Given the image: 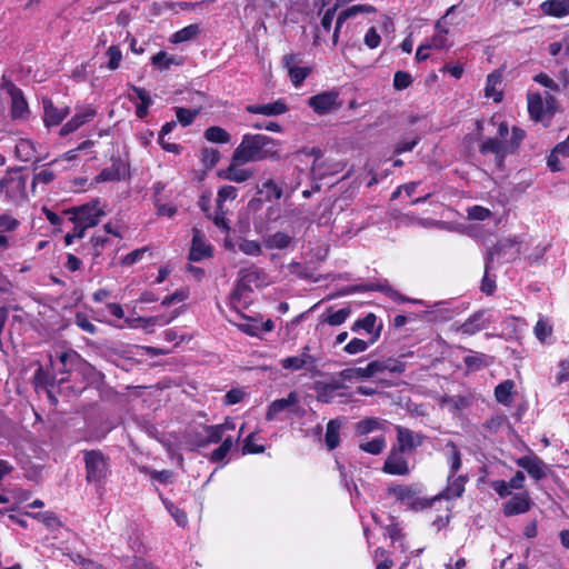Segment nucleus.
Instances as JSON below:
<instances>
[{
  "instance_id": "36",
  "label": "nucleus",
  "mask_w": 569,
  "mask_h": 569,
  "mask_svg": "<svg viewBox=\"0 0 569 569\" xmlns=\"http://www.w3.org/2000/svg\"><path fill=\"white\" fill-rule=\"evenodd\" d=\"M447 461L449 463V473H457L461 468V456L456 445L449 441L445 447Z\"/></svg>"
},
{
  "instance_id": "42",
  "label": "nucleus",
  "mask_w": 569,
  "mask_h": 569,
  "mask_svg": "<svg viewBox=\"0 0 569 569\" xmlns=\"http://www.w3.org/2000/svg\"><path fill=\"white\" fill-rule=\"evenodd\" d=\"M204 138L214 143H228L230 141V134L221 127H209L204 131Z\"/></svg>"
},
{
  "instance_id": "58",
  "label": "nucleus",
  "mask_w": 569,
  "mask_h": 569,
  "mask_svg": "<svg viewBox=\"0 0 569 569\" xmlns=\"http://www.w3.org/2000/svg\"><path fill=\"white\" fill-rule=\"evenodd\" d=\"M246 396L247 392L242 388L231 389L224 395L223 403L227 406L239 403L244 399Z\"/></svg>"
},
{
  "instance_id": "28",
  "label": "nucleus",
  "mask_w": 569,
  "mask_h": 569,
  "mask_svg": "<svg viewBox=\"0 0 569 569\" xmlns=\"http://www.w3.org/2000/svg\"><path fill=\"white\" fill-rule=\"evenodd\" d=\"M482 153H495L498 159V164L502 162L505 156L510 152L509 142L507 140H499L498 138H490L481 144Z\"/></svg>"
},
{
  "instance_id": "27",
  "label": "nucleus",
  "mask_w": 569,
  "mask_h": 569,
  "mask_svg": "<svg viewBox=\"0 0 569 569\" xmlns=\"http://www.w3.org/2000/svg\"><path fill=\"white\" fill-rule=\"evenodd\" d=\"M401 452L392 451L386 459L383 471L389 475L403 476L409 472L407 460L400 455Z\"/></svg>"
},
{
  "instance_id": "16",
  "label": "nucleus",
  "mask_w": 569,
  "mask_h": 569,
  "mask_svg": "<svg viewBox=\"0 0 569 569\" xmlns=\"http://www.w3.org/2000/svg\"><path fill=\"white\" fill-rule=\"evenodd\" d=\"M282 62L288 70V74L292 84L296 88L300 87L311 72L309 67L298 66V57L293 53L286 54L282 59Z\"/></svg>"
},
{
  "instance_id": "60",
  "label": "nucleus",
  "mask_w": 569,
  "mask_h": 569,
  "mask_svg": "<svg viewBox=\"0 0 569 569\" xmlns=\"http://www.w3.org/2000/svg\"><path fill=\"white\" fill-rule=\"evenodd\" d=\"M467 214L469 219L482 221L491 216V211L481 206H472L467 209Z\"/></svg>"
},
{
  "instance_id": "49",
  "label": "nucleus",
  "mask_w": 569,
  "mask_h": 569,
  "mask_svg": "<svg viewBox=\"0 0 569 569\" xmlns=\"http://www.w3.org/2000/svg\"><path fill=\"white\" fill-rule=\"evenodd\" d=\"M233 446L232 439L230 437L226 438L221 445L214 449L210 455V460L212 462H221L227 457L229 451Z\"/></svg>"
},
{
  "instance_id": "19",
  "label": "nucleus",
  "mask_w": 569,
  "mask_h": 569,
  "mask_svg": "<svg viewBox=\"0 0 569 569\" xmlns=\"http://www.w3.org/2000/svg\"><path fill=\"white\" fill-rule=\"evenodd\" d=\"M449 27L447 22H443V19L437 21L435 26V33L432 37L426 41L431 49L443 50L449 49L452 43L449 40Z\"/></svg>"
},
{
  "instance_id": "6",
  "label": "nucleus",
  "mask_w": 569,
  "mask_h": 569,
  "mask_svg": "<svg viewBox=\"0 0 569 569\" xmlns=\"http://www.w3.org/2000/svg\"><path fill=\"white\" fill-rule=\"evenodd\" d=\"M83 453L87 481L102 485L110 473L109 459L99 450L84 451Z\"/></svg>"
},
{
  "instance_id": "10",
  "label": "nucleus",
  "mask_w": 569,
  "mask_h": 569,
  "mask_svg": "<svg viewBox=\"0 0 569 569\" xmlns=\"http://www.w3.org/2000/svg\"><path fill=\"white\" fill-rule=\"evenodd\" d=\"M308 106L319 116L338 110L341 107L339 91L332 89L312 96L308 99Z\"/></svg>"
},
{
  "instance_id": "48",
  "label": "nucleus",
  "mask_w": 569,
  "mask_h": 569,
  "mask_svg": "<svg viewBox=\"0 0 569 569\" xmlns=\"http://www.w3.org/2000/svg\"><path fill=\"white\" fill-rule=\"evenodd\" d=\"M261 194L266 197L267 200H278L282 196V189L276 184L272 180H267L262 183L261 189L259 190Z\"/></svg>"
},
{
  "instance_id": "55",
  "label": "nucleus",
  "mask_w": 569,
  "mask_h": 569,
  "mask_svg": "<svg viewBox=\"0 0 569 569\" xmlns=\"http://www.w3.org/2000/svg\"><path fill=\"white\" fill-rule=\"evenodd\" d=\"M239 249L248 256H259L262 252V244L256 240L244 239L239 243Z\"/></svg>"
},
{
  "instance_id": "46",
  "label": "nucleus",
  "mask_w": 569,
  "mask_h": 569,
  "mask_svg": "<svg viewBox=\"0 0 569 569\" xmlns=\"http://www.w3.org/2000/svg\"><path fill=\"white\" fill-rule=\"evenodd\" d=\"M376 322H377L376 315L375 313H368L363 318L358 319L357 321H355L352 327H351V330L353 332H357L360 329H363L365 331H367L372 337L375 335L373 329H375Z\"/></svg>"
},
{
  "instance_id": "9",
  "label": "nucleus",
  "mask_w": 569,
  "mask_h": 569,
  "mask_svg": "<svg viewBox=\"0 0 569 569\" xmlns=\"http://www.w3.org/2000/svg\"><path fill=\"white\" fill-rule=\"evenodd\" d=\"M555 109V99L548 92L543 94L536 92L528 93V111L533 120H548L553 114Z\"/></svg>"
},
{
  "instance_id": "31",
  "label": "nucleus",
  "mask_w": 569,
  "mask_h": 569,
  "mask_svg": "<svg viewBox=\"0 0 569 569\" xmlns=\"http://www.w3.org/2000/svg\"><path fill=\"white\" fill-rule=\"evenodd\" d=\"M293 242V237L284 231H277L263 238L262 244L269 249L284 250Z\"/></svg>"
},
{
  "instance_id": "1",
  "label": "nucleus",
  "mask_w": 569,
  "mask_h": 569,
  "mask_svg": "<svg viewBox=\"0 0 569 569\" xmlns=\"http://www.w3.org/2000/svg\"><path fill=\"white\" fill-rule=\"evenodd\" d=\"M167 449L170 458H177L180 462L182 456L180 450H196L206 448L211 443H219L222 440L223 429H202L198 432L194 429H181L166 431L164 429H147Z\"/></svg>"
},
{
  "instance_id": "17",
  "label": "nucleus",
  "mask_w": 569,
  "mask_h": 569,
  "mask_svg": "<svg viewBox=\"0 0 569 569\" xmlns=\"http://www.w3.org/2000/svg\"><path fill=\"white\" fill-rule=\"evenodd\" d=\"M532 501L527 491L515 495L511 499L503 503V515L512 517L526 513L531 509Z\"/></svg>"
},
{
  "instance_id": "18",
  "label": "nucleus",
  "mask_w": 569,
  "mask_h": 569,
  "mask_svg": "<svg viewBox=\"0 0 569 569\" xmlns=\"http://www.w3.org/2000/svg\"><path fill=\"white\" fill-rule=\"evenodd\" d=\"M511 248V249H515V253H517L519 251L517 244L515 242H512L511 240H503L501 241L498 247L496 248L495 251L490 252L489 256L487 257V261H486V271H485V276H483V279H482V283H481V290L487 293V295H491L496 288V283H495V280L490 279L488 277V272H489V269H490V266H491V262L493 261L495 259V256H500V252L505 249V248Z\"/></svg>"
},
{
  "instance_id": "12",
  "label": "nucleus",
  "mask_w": 569,
  "mask_h": 569,
  "mask_svg": "<svg viewBox=\"0 0 569 569\" xmlns=\"http://www.w3.org/2000/svg\"><path fill=\"white\" fill-rule=\"evenodd\" d=\"M516 465L525 469L536 481L546 478L549 471V467L531 451L529 455L516 459Z\"/></svg>"
},
{
  "instance_id": "11",
  "label": "nucleus",
  "mask_w": 569,
  "mask_h": 569,
  "mask_svg": "<svg viewBox=\"0 0 569 569\" xmlns=\"http://www.w3.org/2000/svg\"><path fill=\"white\" fill-rule=\"evenodd\" d=\"M1 88L4 89L11 98V116L13 119H23L29 113L28 103L22 91L11 81L3 79Z\"/></svg>"
},
{
  "instance_id": "20",
  "label": "nucleus",
  "mask_w": 569,
  "mask_h": 569,
  "mask_svg": "<svg viewBox=\"0 0 569 569\" xmlns=\"http://www.w3.org/2000/svg\"><path fill=\"white\" fill-rule=\"evenodd\" d=\"M398 450L401 453L410 452L422 442V436L412 429H397Z\"/></svg>"
},
{
  "instance_id": "39",
  "label": "nucleus",
  "mask_w": 569,
  "mask_h": 569,
  "mask_svg": "<svg viewBox=\"0 0 569 569\" xmlns=\"http://www.w3.org/2000/svg\"><path fill=\"white\" fill-rule=\"evenodd\" d=\"M140 472L148 475L151 480L157 481L161 485H169L172 482L173 479V472L170 470H153L148 467H140Z\"/></svg>"
},
{
  "instance_id": "7",
  "label": "nucleus",
  "mask_w": 569,
  "mask_h": 569,
  "mask_svg": "<svg viewBox=\"0 0 569 569\" xmlns=\"http://www.w3.org/2000/svg\"><path fill=\"white\" fill-rule=\"evenodd\" d=\"M26 184L27 180L20 171H9L0 180V194L11 202L19 203L26 198Z\"/></svg>"
},
{
  "instance_id": "52",
  "label": "nucleus",
  "mask_w": 569,
  "mask_h": 569,
  "mask_svg": "<svg viewBox=\"0 0 569 569\" xmlns=\"http://www.w3.org/2000/svg\"><path fill=\"white\" fill-rule=\"evenodd\" d=\"M360 448L371 455H379L386 447L385 438L377 437L370 441L361 442Z\"/></svg>"
},
{
  "instance_id": "41",
  "label": "nucleus",
  "mask_w": 569,
  "mask_h": 569,
  "mask_svg": "<svg viewBox=\"0 0 569 569\" xmlns=\"http://www.w3.org/2000/svg\"><path fill=\"white\" fill-rule=\"evenodd\" d=\"M375 375L372 373L369 365L365 368L357 367L342 370V378L347 379L349 383L355 380L367 379Z\"/></svg>"
},
{
  "instance_id": "35",
  "label": "nucleus",
  "mask_w": 569,
  "mask_h": 569,
  "mask_svg": "<svg viewBox=\"0 0 569 569\" xmlns=\"http://www.w3.org/2000/svg\"><path fill=\"white\" fill-rule=\"evenodd\" d=\"M313 359L308 352H302L298 356L287 357L281 360V367L283 369L300 370L309 363H312Z\"/></svg>"
},
{
  "instance_id": "50",
  "label": "nucleus",
  "mask_w": 569,
  "mask_h": 569,
  "mask_svg": "<svg viewBox=\"0 0 569 569\" xmlns=\"http://www.w3.org/2000/svg\"><path fill=\"white\" fill-rule=\"evenodd\" d=\"M77 369L89 382H96L102 378V375L96 370L90 363L83 360H79Z\"/></svg>"
},
{
  "instance_id": "61",
  "label": "nucleus",
  "mask_w": 569,
  "mask_h": 569,
  "mask_svg": "<svg viewBox=\"0 0 569 569\" xmlns=\"http://www.w3.org/2000/svg\"><path fill=\"white\" fill-rule=\"evenodd\" d=\"M412 82L410 73L405 71H397L393 77V87L397 90L407 89Z\"/></svg>"
},
{
  "instance_id": "62",
  "label": "nucleus",
  "mask_w": 569,
  "mask_h": 569,
  "mask_svg": "<svg viewBox=\"0 0 569 569\" xmlns=\"http://www.w3.org/2000/svg\"><path fill=\"white\" fill-rule=\"evenodd\" d=\"M189 297V291L186 289H179L174 291L172 295L164 297L161 301V305L164 307H169L173 303L182 302Z\"/></svg>"
},
{
  "instance_id": "14",
  "label": "nucleus",
  "mask_w": 569,
  "mask_h": 569,
  "mask_svg": "<svg viewBox=\"0 0 569 569\" xmlns=\"http://www.w3.org/2000/svg\"><path fill=\"white\" fill-rule=\"evenodd\" d=\"M96 109L91 106L79 107L76 110L74 116L63 124L60 130L61 136H67L87 122H90L96 117Z\"/></svg>"
},
{
  "instance_id": "34",
  "label": "nucleus",
  "mask_w": 569,
  "mask_h": 569,
  "mask_svg": "<svg viewBox=\"0 0 569 569\" xmlns=\"http://www.w3.org/2000/svg\"><path fill=\"white\" fill-rule=\"evenodd\" d=\"M380 336L379 331H376L375 335L367 341L359 338H353L350 340L343 348L345 352L349 355H358L366 351L371 345H373Z\"/></svg>"
},
{
  "instance_id": "15",
  "label": "nucleus",
  "mask_w": 569,
  "mask_h": 569,
  "mask_svg": "<svg viewBox=\"0 0 569 569\" xmlns=\"http://www.w3.org/2000/svg\"><path fill=\"white\" fill-rule=\"evenodd\" d=\"M179 310H173L170 315H159L149 318L140 317L133 320H127V323L131 328H142L151 332L154 326L162 327L169 325L179 316Z\"/></svg>"
},
{
  "instance_id": "2",
  "label": "nucleus",
  "mask_w": 569,
  "mask_h": 569,
  "mask_svg": "<svg viewBox=\"0 0 569 569\" xmlns=\"http://www.w3.org/2000/svg\"><path fill=\"white\" fill-rule=\"evenodd\" d=\"M69 220L73 223L72 231L64 236V243L70 246L74 239L84 237L86 230L97 226L106 214L104 206L99 199H94L82 206L73 207L66 211Z\"/></svg>"
},
{
  "instance_id": "53",
  "label": "nucleus",
  "mask_w": 569,
  "mask_h": 569,
  "mask_svg": "<svg viewBox=\"0 0 569 569\" xmlns=\"http://www.w3.org/2000/svg\"><path fill=\"white\" fill-rule=\"evenodd\" d=\"M152 63L161 70L168 69L171 64H179V62L176 61L174 57L169 56L164 51H160L157 54H154L152 57Z\"/></svg>"
},
{
  "instance_id": "13",
  "label": "nucleus",
  "mask_w": 569,
  "mask_h": 569,
  "mask_svg": "<svg viewBox=\"0 0 569 569\" xmlns=\"http://www.w3.org/2000/svg\"><path fill=\"white\" fill-rule=\"evenodd\" d=\"M244 161H237L236 156L232 154L229 166L219 170L218 177L237 183L244 182L253 176L252 170L244 168Z\"/></svg>"
},
{
  "instance_id": "43",
  "label": "nucleus",
  "mask_w": 569,
  "mask_h": 569,
  "mask_svg": "<svg viewBox=\"0 0 569 569\" xmlns=\"http://www.w3.org/2000/svg\"><path fill=\"white\" fill-rule=\"evenodd\" d=\"M16 153L18 158L21 159L22 161L32 160L36 153L33 142L27 139H21L16 144Z\"/></svg>"
},
{
  "instance_id": "38",
  "label": "nucleus",
  "mask_w": 569,
  "mask_h": 569,
  "mask_svg": "<svg viewBox=\"0 0 569 569\" xmlns=\"http://www.w3.org/2000/svg\"><path fill=\"white\" fill-rule=\"evenodd\" d=\"M241 281L243 283H256V286H261L266 278L264 272L256 267H251L248 269L240 270Z\"/></svg>"
},
{
  "instance_id": "44",
  "label": "nucleus",
  "mask_w": 569,
  "mask_h": 569,
  "mask_svg": "<svg viewBox=\"0 0 569 569\" xmlns=\"http://www.w3.org/2000/svg\"><path fill=\"white\" fill-rule=\"evenodd\" d=\"M200 32L198 24H190L172 34L171 41L174 43L184 42L194 39Z\"/></svg>"
},
{
  "instance_id": "22",
  "label": "nucleus",
  "mask_w": 569,
  "mask_h": 569,
  "mask_svg": "<svg viewBox=\"0 0 569 569\" xmlns=\"http://www.w3.org/2000/svg\"><path fill=\"white\" fill-rule=\"evenodd\" d=\"M466 482L467 476L460 475L456 477V473H449L447 487L439 496H437L438 499H456L461 497L465 492Z\"/></svg>"
},
{
  "instance_id": "3",
  "label": "nucleus",
  "mask_w": 569,
  "mask_h": 569,
  "mask_svg": "<svg viewBox=\"0 0 569 569\" xmlns=\"http://www.w3.org/2000/svg\"><path fill=\"white\" fill-rule=\"evenodd\" d=\"M349 381L342 378V371L329 376L323 380L316 381L313 389L317 399L322 402L347 401L350 398Z\"/></svg>"
},
{
  "instance_id": "54",
  "label": "nucleus",
  "mask_w": 569,
  "mask_h": 569,
  "mask_svg": "<svg viewBox=\"0 0 569 569\" xmlns=\"http://www.w3.org/2000/svg\"><path fill=\"white\" fill-rule=\"evenodd\" d=\"M164 506L178 526L184 527L188 523V517L183 510H181L180 508H178L177 506L169 501H164Z\"/></svg>"
},
{
  "instance_id": "30",
  "label": "nucleus",
  "mask_w": 569,
  "mask_h": 569,
  "mask_svg": "<svg viewBox=\"0 0 569 569\" xmlns=\"http://www.w3.org/2000/svg\"><path fill=\"white\" fill-rule=\"evenodd\" d=\"M287 104L281 100L264 104H251L247 107L248 112L264 116H279L287 112Z\"/></svg>"
},
{
  "instance_id": "24",
  "label": "nucleus",
  "mask_w": 569,
  "mask_h": 569,
  "mask_svg": "<svg viewBox=\"0 0 569 569\" xmlns=\"http://www.w3.org/2000/svg\"><path fill=\"white\" fill-rule=\"evenodd\" d=\"M299 397L296 392H290L287 398L274 400L268 408L267 418L272 420L279 413L292 411L297 406Z\"/></svg>"
},
{
  "instance_id": "63",
  "label": "nucleus",
  "mask_w": 569,
  "mask_h": 569,
  "mask_svg": "<svg viewBox=\"0 0 569 569\" xmlns=\"http://www.w3.org/2000/svg\"><path fill=\"white\" fill-rule=\"evenodd\" d=\"M20 222L18 219L9 213H0V230L1 231H14L19 227Z\"/></svg>"
},
{
  "instance_id": "64",
  "label": "nucleus",
  "mask_w": 569,
  "mask_h": 569,
  "mask_svg": "<svg viewBox=\"0 0 569 569\" xmlns=\"http://www.w3.org/2000/svg\"><path fill=\"white\" fill-rule=\"evenodd\" d=\"M465 363L469 369L477 370L488 365L487 356L470 355L465 358Z\"/></svg>"
},
{
  "instance_id": "32",
  "label": "nucleus",
  "mask_w": 569,
  "mask_h": 569,
  "mask_svg": "<svg viewBox=\"0 0 569 569\" xmlns=\"http://www.w3.org/2000/svg\"><path fill=\"white\" fill-rule=\"evenodd\" d=\"M516 383L513 380L507 379L495 388V398L497 402L509 406L513 401Z\"/></svg>"
},
{
  "instance_id": "51",
  "label": "nucleus",
  "mask_w": 569,
  "mask_h": 569,
  "mask_svg": "<svg viewBox=\"0 0 569 569\" xmlns=\"http://www.w3.org/2000/svg\"><path fill=\"white\" fill-rule=\"evenodd\" d=\"M128 98L131 101H134L136 99H138L140 101L139 104L146 106V107H150L152 104V99H151L149 92L146 89L139 88L136 86L130 87V92L128 93Z\"/></svg>"
},
{
  "instance_id": "4",
  "label": "nucleus",
  "mask_w": 569,
  "mask_h": 569,
  "mask_svg": "<svg viewBox=\"0 0 569 569\" xmlns=\"http://www.w3.org/2000/svg\"><path fill=\"white\" fill-rule=\"evenodd\" d=\"M270 142L271 139L264 134H244L233 151L236 160L246 163L262 160L266 158L264 148Z\"/></svg>"
},
{
  "instance_id": "56",
  "label": "nucleus",
  "mask_w": 569,
  "mask_h": 569,
  "mask_svg": "<svg viewBox=\"0 0 569 569\" xmlns=\"http://www.w3.org/2000/svg\"><path fill=\"white\" fill-rule=\"evenodd\" d=\"M106 56L108 57V63L107 67L110 70H116L119 68L120 62L122 60V53L118 46H111L106 52Z\"/></svg>"
},
{
  "instance_id": "29",
  "label": "nucleus",
  "mask_w": 569,
  "mask_h": 569,
  "mask_svg": "<svg viewBox=\"0 0 569 569\" xmlns=\"http://www.w3.org/2000/svg\"><path fill=\"white\" fill-rule=\"evenodd\" d=\"M502 81V73L500 71H493L487 76L485 97L492 99L495 102H499L502 99V91L500 89Z\"/></svg>"
},
{
  "instance_id": "21",
  "label": "nucleus",
  "mask_w": 569,
  "mask_h": 569,
  "mask_svg": "<svg viewBox=\"0 0 569 569\" xmlns=\"http://www.w3.org/2000/svg\"><path fill=\"white\" fill-rule=\"evenodd\" d=\"M43 122L46 127L58 126L69 114V108L57 107L50 100H43Z\"/></svg>"
},
{
  "instance_id": "5",
  "label": "nucleus",
  "mask_w": 569,
  "mask_h": 569,
  "mask_svg": "<svg viewBox=\"0 0 569 569\" xmlns=\"http://www.w3.org/2000/svg\"><path fill=\"white\" fill-rule=\"evenodd\" d=\"M389 491L390 495H392L401 505L413 511L429 508L431 507L432 502L438 499V497L432 499L422 497L420 488L416 485H399L390 488Z\"/></svg>"
},
{
  "instance_id": "59",
  "label": "nucleus",
  "mask_w": 569,
  "mask_h": 569,
  "mask_svg": "<svg viewBox=\"0 0 569 569\" xmlns=\"http://www.w3.org/2000/svg\"><path fill=\"white\" fill-rule=\"evenodd\" d=\"M26 515L33 517L34 519L41 521L49 528H53L59 525V520L53 512H48V511L37 512V513L27 512Z\"/></svg>"
},
{
  "instance_id": "37",
  "label": "nucleus",
  "mask_w": 569,
  "mask_h": 569,
  "mask_svg": "<svg viewBox=\"0 0 569 569\" xmlns=\"http://www.w3.org/2000/svg\"><path fill=\"white\" fill-rule=\"evenodd\" d=\"M266 446L261 442L259 430L251 432L244 440L243 453H260Z\"/></svg>"
},
{
  "instance_id": "25",
  "label": "nucleus",
  "mask_w": 569,
  "mask_h": 569,
  "mask_svg": "<svg viewBox=\"0 0 569 569\" xmlns=\"http://www.w3.org/2000/svg\"><path fill=\"white\" fill-rule=\"evenodd\" d=\"M211 256V248L207 244L204 236L197 229L193 230L192 244L189 258L192 261H199Z\"/></svg>"
},
{
  "instance_id": "23",
  "label": "nucleus",
  "mask_w": 569,
  "mask_h": 569,
  "mask_svg": "<svg viewBox=\"0 0 569 569\" xmlns=\"http://www.w3.org/2000/svg\"><path fill=\"white\" fill-rule=\"evenodd\" d=\"M128 168L120 161H114L110 167L104 168L97 177V182H113L120 181L127 177Z\"/></svg>"
},
{
  "instance_id": "57",
  "label": "nucleus",
  "mask_w": 569,
  "mask_h": 569,
  "mask_svg": "<svg viewBox=\"0 0 569 569\" xmlns=\"http://www.w3.org/2000/svg\"><path fill=\"white\" fill-rule=\"evenodd\" d=\"M198 114V111L197 110H191V109H187V108H176V117L178 119V121L182 124V126H189L193 122V120L196 119Z\"/></svg>"
},
{
  "instance_id": "45",
  "label": "nucleus",
  "mask_w": 569,
  "mask_h": 569,
  "mask_svg": "<svg viewBox=\"0 0 569 569\" xmlns=\"http://www.w3.org/2000/svg\"><path fill=\"white\" fill-rule=\"evenodd\" d=\"M238 196V189L233 186H223L218 190L217 208L221 211L227 201H233Z\"/></svg>"
},
{
  "instance_id": "8",
  "label": "nucleus",
  "mask_w": 569,
  "mask_h": 569,
  "mask_svg": "<svg viewBox=\"0 0 569 569\" xmlns=\"http://www.w3.org/2000/svg\"><path fill=\"white\" fill-rule=\"evenodd\" d=\"M371 288L385 292L389 298H391L395 301L421 305V306L426 307V309H427L426 313H428L430 316H433L436 312L445 313V316H443L445 319H449L452 316V312H450L449 309L443 308L445 302L429 303V302H426L420 299H410L408 297L402 296L397 290H395L392 287H390L387 281L379 282V283L372 286Z\"/></svg>"
},
{
  "instance_id": "40",
  "label": "nucleus",
  "mask_w": 569,
  "mask_h": 569,
  "mask_svg": "<svg viewBox=\"0 0 569 569\" xmlns=\"http://www.w3.org/2000/svg\"><path fill=\"white\" fill-rule=\"evenodd\" d=\"M350 313V308H342L337 311L328 309L326 315H323V321L329 323L330 326H340L349 318Z\"/></svg>"
},
{
  "instance_id": "26",
  "label": "nucleus",
  "mask_w": 569,
  "mask_h": 569,
  "mask_svg": "<svg viewBox=\"0 0 569 569\" xmlns=\"http://www.w3.org/2000/svg\"><path fill=\"white\" fill-rule=\"evenodd\" d=\"M488 323L489 320L486 318V311H477L460 326V331L463 335L472 336L487 328Z\"/></svg>"
},
{
  "instance_id": "47",
  "label": "nucleus",
  "mask_w": 569,
  "mask_h": 569,
  "mask_svg": "<svg viewBox=\"0 0 569 569\" xmlns=\"http://www.w3.org/2000/svg\"><path fill=\"white\" fill-rule=\"evenodd\" d=\"M533 332L540 342H546L552 335V325L548 319L540 318L533 328Z\"/></svg>"
},
{
  "instance_id": "33",
  "label": "nucleus",
  "mask_w": 569,
  "mask_h": 569,
  "mask_svg": "<svg viewBox=\"0 0 569 569\" xmlns=\"http://www.w3.org/2000/svg\"><path fill=\"white\" fill-rule=\"evenodd\" d=\"M541 10L549 16L561 18L569 14V0H547Z\"/></svg>"
}]
</instances>
